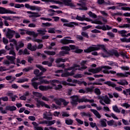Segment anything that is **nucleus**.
Masks as SVG:
<instances>
[{
  "instance_id": "1",
  "label": "nucleus",
  "mask_w": 130,
  "mask_h": 130,
  "mask_svg": "<svg viewBox=\"0 0 130 130\" xmlns=\"http://www.w3.org/2000/svg\"><path fill=\"white\" fill-rule=\"evenodd\" d=\"M87 69V67L82 66L80 68L79 64H74L73 67H69L67 69H64L65 73H62V70H57L55 72L56 74H59L61 73V76L62 77H67L71 76H74L75 75V72L76 71H84Z\"/></svg>"
},
{
  "instance_id": "2",
  "label": "nucleus",
  "mask_w": 130,
  "mask_h": 130,
  "mask_svg": "<svg viewBox=\"0 0 130 130\" xmlns=\"http://www.w3.org/2000/svg\"><path fill=\"white\" fill-rule=\"evenodd\" d=\"M102 49L104 54H102L103 57H107L109 55V52L105 48V46L103 45H98L95 47H89L88 49L84 50V52L89 53L95 50H100Z\"/></svg>"
},
{
  "instance_id": "3",
  "label": "nucleus",
  "mask_w": 130,
  "mask_h": 130,
  "mask_svg": "<svg viewBox=\"0 0 130 130\" xmlns=\"http://www.w3.org/2000/svg\"><path fill=\"white\" fill-rule=\"evenodd\" d=\"M52 83L51 84L52 86L50 85H48V86H44V85H40L39 87V89L41 90V91H47L48 90H50L52 89V87H54V89L55 90H60L62 88V85L59 84L56 86V84L55 83L57 84H59V81L57 80H52Z\"/></svg>"
},
{
  "instance_id": "4",
  "label": "nucleus",
  "mask_w": 130,
  "mask_h": 130,
  "mask_svg": "<svg viewBox=\"0 0 130 130\" xmlns=\"http://www.w3.org/2000/svg\"><path fill=\"white\" fill-rule=\"evenodd\" d=\"M42 2H44L45 3H53V4H56V5H59V6H68L71 7V8H75V5L72 3L71 0H41Z\"/></svg>"
},
{
  "instance_id": "5",
  "label": "nucleus",
  "mask_w": 130,
  "mask_h": 130,
  "mask_svg": "<svg viewBox=\"0 0 130 130\" xmlns=\"http://www.w3.org/2000/svg\"><path fill=\"white\" fill-rule=\"evenodd\" d=\"M78 48V47L73 45H70L69 46H64L62 47L61 49H62L63 51H61V52H59V55L60 56H64L65 54H69L70 50L72 49V50H76Z\"/></svg>"
},
{
  "instance_id": "6",
  "label": "nucleus",
  "mask_w": 130,
  "mask_h": 130,
  "mask_svg": "<svg viewBox=\"0 0 130 130\" xmlns=\"http://www.w3.org/2000/svg\"><path fill=\"white\" fill-rule=\"evenodd\" d=\"M102 71L104 74H111L114 75L116 74V72L113 71H108V70H111L112 68L109 66H103L101 67Z\"/></svg>"
},
{
  "instance_id": "7",
  "label": "nucleus",
  "mask_w": 130,
  "mask_h": 130,
  "mask_svg": "<svg viewBox=\"0 0 130 130\" xmlns=\"http://www.w3.org/2000/svg\"><path fill=\"white\" fill-rule=\"evenodd\" d=\"M43 47V44H40L38 46L35 45V46H32L31 43H29L27 45V48L29 50H31V51H35L36 49H41Z\"/></svg>"
},
{
  "instance_id": "8",
  "label": "nucleus",
  "mask_w": 130,
  "mask_h": 130,
  "mask_svg": "<svg viewBox=\"0 0 130 130\" xmlns=\"http://www.w3.org/2000/svg\"><path fill=\"white\" fill-rule=\"evenodd\" d=\"M110 99H109L107 95L102 97L100 100V103H101V104L102 105H105L104 102L106 103V104H110Z\"/></svg>"
},
{
  "instance_id": "9",
  "label": "nucleus",
  "mask_w": 130,
  "mask_h": 130,
  "mask_svg": "<svg viewBox=\"0 0 130 130\" xmlns=\"http://www.w3.org/2000/svg\"><path fill=\"white\" fill-rule=\"evenodd\" d=\"M56 122V121L55 120L52 121L43 120L39 122V124H47V126H50V125L54 124Z\"/></svg>"
},
{
  "instance_id": "10",
  "label": "nucleus",
  "mask_w": 130,
  "mask_h": 130,
  "mask_svg": "<svg viewBox=\"0 0 130 130\" xmlns=\"http://www.w3.org/2000/svg\"><path fill=\"white\" fill-rule=\"evenodd\" d=\"M15 33H16V31L14 30L8 28L6 32V37H7L8 39H12V38L14 37Z\"/></svg>"
},
{
  "instance_id": "11",
  "label": "nucleus",
  "mask_w": 130,
  "mask_h": 130,
  "mask_svg": "<svg viewBox=\"0 0 130 130\" xmlns=\"http://www.w3.org/2000/svg\"><path fill=\"white\" fill-rule=\"evenodd\" d=\"M67 38H69V39H71V37H70L64 38L60 40V43H61L62 44L67 45V44H69V43H75V42H74L73 40H68V39H67Z\"/></svg>"
},
{
  "instance_id": "12",
  "label": "nucleus",
  "mask_w": 130,
  "mask_h": 130,
  "mask_svg": "<svg viewBox=\"0 0 130 130\" xmlns=\"http://www.w3.org/2000/svg\"><path fill=\"white\" fill-rule=\"evenodd\" d=\"M72 100L71 101V104L74 105H78V102H79V96L77 95H74L71 97Z\"/></svg>"
},
{
  "instance_id": "13",
  "label": "nucleus",
  "mask_w": 130,
  "mask_h": 130,
  "mask_svg": "<svg viewBox=\"0 0 130 130\" xmlns=\"http://www.w3.org/2000/svg\"><path fill=\"white\" fill-rule=\"evenodd\" d=\"M27 13L29 14L28 15L29 18H39V17H41V15L38 13L27 11Z\"/></svg>"
},
{
  "instance_id": "14",
  "label": "nucleus",
  "mask_w": 130,
  "mask_h": 130,
  "mask_svg": "<svg viewBox=\"0 0 130 130\" xmlns=\"http://www.w3.org/2000/svg\"><path fill=\"white\" fill-rule=\"evenodd\" d=\"M37 106L38 107H40V106H42L43 107V106H45V107H46V108H48V109H50V107L49 106V105L45 104L44 102H42V101H40V100H37Z\"/></svg>"
},
{
  "instance_id": "15",
  "label": "nucleus",
  "mask_w": 130,
  "mask_h": 130,
  "mask_svg": "<svg viewBox=\"0 0 130 130\" xmlns=\"http://www.w3.org/2000/svg\"><path fill=\"white\" fill-rule=\"evenodd\" d=\"M52 114L50 112H46L43 114V117L47 120H51L52 119Z\"/></svg>"
},
{
  "instance_id": "16",
  "label": "nucleus",
  "mask_w": 130,
  "mask_h": 130,
  "mask_svg": "<svg viewBox=\"0 0 130 130\" xmlns=\"http://www.w3.org/2000/svg\"><path fill=\"white\" fill-rule=\"evenodd\" d=\"M80 3H81L77 4V6H79L81 7V8H80V10H84L85 11L87 10V7L85 4V3H86V0H80Z\"/></svg>"
},
{
  "instance_id": "17",
  "label": "nucleus",
  "mask_w": 130,
  "mask_h": 130,
  "mask_svg": "<svg viewBox=\"0 0 130 130\" xmlns=\"http://www.w3.org/2000/svg\"><path fill=\"white\" fill-rule=\"evenodd\" d=\"M101 71H102V68L101 67L88 70V72H90V73H92V74H98V73H100Z\"/></svg>"
},
{
  "instance_id": "18",
  "label": "nucleus",
  "mask_w": 130,
  "mask_h": 130,
  "mask_svg": "<svg viewBox=\"0 0 130 130\" xmlns=\"http://www.w3.org/2000/svg\"><path fill=\"white\" fill-rule=\"evenodd\" d=\"M128 75L130 76L129 72H126L125 73H119L116 74V76L118 78H127V77H128Z\"/></svg>"
},
{
  "instance_id": "19",
  "label": "nucleus",
  "mask_w": 130,
  "mask_h": 130,
  "mask_svg": "<svg viewBox=\"0 0 130 130\" xmlns=\"http://www.w3.org/2000/svg\"><path fill=\"white\" fill-rule=\"evenodd\" d=\"M36 67L38 68V69H39L41 71H42V72L39 73V75H38L37 77H40L41 76H42V75H43V73L46 72V70L41 65L37 64L36 65Z\"/></svg>"
},
{
  "instance_id": "20",
  "label": "nucleus",
  "mask_w": 130,
  "mask_h": 130,
  "mask_svg": "<svg viewBox=\"0 0 130 130\" xmlns=\"http://www.w3.org/2000/svg\"><path fill=\"white\" fill-rule=\"evenodd\" d=\"M73 83H74V84H78V85H79V86H81L82 84H83V85L85 86V87H87V82H86L85 81H81L80 80L74 79L73 80Z\"/></svg>"
},
{
  "instance_id": "21",
  "label": "nucleus",
  "mask_w": 130,
  "mask_h": 130,
  "mask_svg": "<svg viewBox=\"0 0 130 130\" xmlns=\"http://www.w3.org/2000/svg\"><path fill=\"white\" fill-rule=\"evenodd\" d=\"M118 85H121V86H127L128 85V82L125 79L120 80L119 82H117Z\"/></svg>"
},
{
  "instance_id": "22",
  "label": "nucleus",
  "mask_w": 130,
  "mask_h": 130,
  "mask_svg": "<svg viewBox=\"0 0 130 130\" xmlns=\"http://www.w3.org/2000/svg\"><path fill=\"white\" fill-rule=\"evenodd\" d=\"M29 9L31 11H38V12H40V11H42V8L39 7L38 6H30Z\"/></svg>"
},
{
  "instance_id": "23",
  "label": "nucleus",
  "mask_w": 130,
  "mask_h": 130,
  "mask_svg": "<svg viewBox=\"0 0 130 130\" xmlns=\"http://www.w3.org/2000/svg\"><path fill=\"white\" fill-rule=\"evenodd\" d=\"M6 58L8 59V60H10L11 63H14L15 62V60L16 59V57L14 56H10V55H7L6 56Z\"/></svg>"
},
{
  "instance_id": "24",
  "label": "nucleus",
  "mask_w": 130,
  "mask_h": 130,
  "mask_svg": "<svg viewBox=\"0 0 130 130\" xmlns=\"http://www.w3.org/2000/svg\"><path fill=\"white\" fill-rule=\"evenodd\" d=\"M80 102H89V103H93L94 102L93 100H88L86 97H83L80 100Z\"/></svg>"
},
{
  "instance_id": "25",
  "label": "nucleus",
  "mask_w": 130,
  "mask_h": 130,
  "mask_svg": "<svg viewBox=\"0 0 130 130\" xmlns=\"http://www.w3.org/2000/svg\"><path fill=\"white\" fill-rule=\"evenodd\" d=\"M90 111H91V112H93V114H94V115H95V116L98 118H101V115H100V113H99V112L97 111V110L94 109H90Z\"/></svg>"
},
{
  "instance_id": "26",
  "label": "nucleus",
  "mask_w": 130,
  "mask_h": 130,
  "mask_svg": "<svg viewBox=\"0 0 130 130\" xmlns=\"http://www.w3.org/2000/svg\"><path fill=\"white\" fill-rule=\"evenodd\" d=\"M78 23L75 22H71L68 24H63V26H66V27H74V26H77Z\"/></svg>"
},
{
  "instance_id": "27",
  "label": "nucleus",
  "mask_w": 130,
  "mask_h": 130,
  "mask_svg": "<svg viewBox=\"0 0 130 130\" xmlns=\"http://www.w3.org/2000/svg\"><path fill=\"white\" fill-rule=\"evenodd\" d=\"M118 34H120L122 37H126L127 31L125 30H121L118 31Z\"/></svg>"
},
{
  "instance_id": "28",
  "label": "nucleus",
  "mask_w": 130,
  "mask_h": 130,
  "mask_svg": "<svg viewBox=\"0 0 130 130\" xmlns=\"http://www.w3.org/2000/svg\"><path fill=\"white\" fill-rule=\"evenodd\" d=\"M17 109L15 106H7L6 107V110H9V111H14Z\"/></svg>"
},
{
  "instance_id": "29",
  "label": "nucleus",
  "mask_w": 130,
  "mask_h": 130,
  "mask_svg": "<svg viewBox=\"0 0 130 130\" xmlns=\"http://www.w3.org/2000/svg\"><path fill=\"white\" fill-rule=\"evenodd\" d=\"M22 47H24V43H22V42H18V45H16V49L18 51Z\"/></svg>"
},
{
  "instance_id": "30",
  "label": "nucleus",
  "mask_w": 130,
  "mask_h": 130,
  "mask_svg": "<svg viewBox=\"0 0 130 130\" xmlns=\"http://www.w3.org/2000/svg\"><path fill=\"white\" fill-rule=\"evenodd\" d=\"M80 115L82 117L85 116L86 117H91V114H90L89 112L86 113L85 112H82L80 113Z\"/></svg>"
},
{
  "instance_id": "31",
  "label": "nucleus",
  "mask_w": 130,
  "mask_h": 130,
  "mask_svg": "<svg viewBox=\"0 0 130 130\" xmlns=\"http://www.w3.org/2000/svg\"><path fill=\"white\" fill-rule=\"evenodd\" d=\"M62 99H58L57 98H54V101L55 102L56 104L57 105H61V103H62Z\"/></svg>"
},
{
  "instance_id": "32",
  "label": "nucleus",
  "mask_w": 130,
  "mask_h": 130,
  "mask_svg": "<svg viewBox=\"0 0 130 130\" xmlns=\"http://www.w3.org/2000/svg\"><path fill=\"white\" fill-rule=\"evenodd\" d=\"M65 122L68 125H72L74 122V120L72 119L68 118L65 120Z\"/></svg>"
},
{
  "instance_id": "33",
  "label": "nucleus",
  "mask_w": 130,
  "mask_h": 130,
  "mask_svg": "<svg viewBox=\"0 0 130 130\" xmlns=\"http://www.w3.org/2000/svg\"><path fill=\"white\" fill-rule=\"evenodd\" d=\"M112 109L114 112H116L117 113H120V110L118 109L117 106H113Z\"/></svg>"
},
{
  "instance_id": "34",
  "label": "nucleus",
  "mask_w": 130,
  "mask_h": 130,
  "mask_svg": "<svg viewBox=\"0 0 130 130\" xmlns=\"http://www.w3.org/2000/svg\"><path fill=\"white\" fill-rule=\"evenodd\" d=\"M6 79L7 81H12V82H14L15 80H16V78L12 76H7L6 77Z\"/></svg>"
},
{
  "instance_id": "35",
  "label": "nucleus",
  "mask_w": 130,
  "mask_h": 130,
  "mask_svg": "<svg viewBox=\"0 0 130 130\" xmlns=\"http://www.w3.org/2000/svg\"><path fill=\"white\" fill-rule=\"evenodd\" d=\"M51 82V81H48L46 79H43L40 81V82H39V85H41L42 84H50Z\"/></svg>"
},
{
  "instance_id": "36",
  "label": "nucleus",
  "mask_w": 130,
  "mask_h": 130,
  "mask_svg": "<svg viewBox=\"0 0 130 130\" xmlns=\"http://www.w3.org/2000/svg\"><path fill=\"white\" fill-rule=\"evenodd\" d=\"M104 84H105V85H108V86H110L111 87H113V88H114V87L116 86L115 84L113 83L111 81L105 82Z\"/></svg>"
},
{
  "instance_id": "37",
  "label": "nucleus",
  "mask_w": 130,
  "mask_h": 130,
  "mask_svg": "<svg viewBox=\"0 0 130 130\" xmlns=\"http://www.w3.org/2000/svg\"><path fill=\"white\" fill-rule=\"evenodd\" d=\"M44 52L48 55H55V52L54 51H44Z\"/></svg>"
},
{
  "instance_id": "38",
  "label": "nucleus",
  "mask_w": 130,
  "mask_h": 130,
  "mask_svg": "<svg viewBox=\"0 0 130 130\" xmlns=\"http://www.w3.org/2000/svg\"><path fill=\"white\" fill-rule=\"evenodd\" d=\"M67 59H62L61 58H58L56 59L55 62L58 63L59 62H66Z\"/></svg>"
},
{
  "instance_id": "39",
  "label": "nucleus",
  "mask_w": 130,
  "mask_h": 130,
  "mask_svg": "<svg viewBox=\"0 0 130 130\" xmlns=\"http://www.w3.org/2000/svg\"><path fill=\"white\" fill-rule=\"evenodd\" d=\"M37 32H38L39 34H41V35H44L47 31L45 29H38Z\"/></svg>"
},
{
  "instance_id": "40",
  "label": "nucleus",
  "mask_w": 130,
  "mask_h": 130,
  "mask_svg": "<svg viewBox=\"0 0 130 130\" xmlns=\"http://www.w3.org/2000/svg\"><path fill=\"white\" fill-rule=\"evenodd\" d=\"M31 85L32 86H33L34 88L36 89V90H37V89H38V85H39V83L32 81L31 83Z\"/></svg>"
},
{
  "instance_id": "41",
  "label": "nucleus",
  "mask_w": 130,
  "mask_h": 130,
  "mask_svg": "<svg viewBox=\"0 0 130 130\" xmlns=\"http://www.w3.org/2000/svg\"><path fill=\"white\" fill-rule=\"evenodd\" d=\"M130 25L129 24H124L121 25H119V28H121L122 29H123L124 28H129Z\"/></svg>"
},
{
  "instance_id": "42",
  "label": "nucleus",
  "mask_w": 130,
  "mask_h": 130,
  "mask_svg": "<svg viewBox=\"0 0 130 130\" xmlns=\"http://www.w3.org/2000/svg\"><path fill=\"white\" fill-rule=\"evenodd\" d=\"M27 34L28 35H32L34 37H37L38 36V34L36 33L34 31H27Z\"/></svg>"
},
{
  "instance_id": "43",
  "label": "nucleus",
  "mask_w": 130,
  "mask_h": 130,
  "mask_svg": "<svg viewBox=\"0 0 130 130\" xmlns=\"http://www.w3.org/2000/svg\"><path fill=\"white\" fill-rule=\"evenodd\" d=\"M14 45H15L13 43H10V46L11 47L10 48L8 46H5V49L7 50H10V49H14Z\"/></svg>"
},
{
  "instance_id": "44",
  "label": "nucleus",
  "mask_w": 130,
  "mask_h": 130,
  "mask_svg": "<svg viewBox=\"0 0 130 130\" xmlns=\"http://www.w3.org/2000/svg\"><path fill=\"white\" fill-rule=\"evenodd\" d=\"M32 94L35 96H36V97L40 98V97L42 96V94H41V93H40V92H38L33 91Z\"/></svg>"
},
{
  "instance_id": "45",
  "label": "nucleus",
  "mask_w": 130,
  "mask_h": 130,
  "mask_svg": "<svg viewBox=\"0 0 130 130\" xmlns=\"http://www.w3.org/2000/svg\"><path fill=\"white\" fill-rule=\"evenodd\" d=\"M88 15L91 18H93V19H96L97 18V15L95 14L92 13V12L90 11L88 12Z\"/></svg>"
},
{
  "instance_id": "46",
  "label": "nucleus",
  "mask_w": 130,
  "mask_h": 130,
  "mask_svg": "<svg viewBox=\"0 0 130 130\" xmlns=\"http://www.w3.org/2000/svg\"><path fill=\"white\" fill-rule=\"evenodd\" d=\"M8 110H7V107H6L5 110H4V108L2 107L0 110L1 113H2V114H7L8 113Z\"/></svg>"
},
{
  "instance_id": "47",
  "label": "nucleus",
  "mask_w": 130,
  "mask_h": 130,
  "mask_svg": "<svg viewBox=\"0 0 130 130\" xmlns=\"http://www.w3.org/2000/svg\"><path fill=\"white\" fill-rule=\"evenodd\" d=\"M121 106H122V107H125V108L127 109L130 107V105L127 103H125L121 104Z\"/></svg>"
},
{
  "instance_id": "48",
  "label": "nucleus",
  "mask_w": 130,
  "mask_h": 130,
  "mask_svg": "<svg viewBox=\"0 0 130 130\" xmlns=\"http://www.w3.org/2000/svg\"><path fill=\"white\" fill-rule=\"evenodd\" d=\"M61 114L63 117H69L70 116V114H69L68 112H62Z\"/></svg>"
},
{
  "instance_id": "49",
  "label": "nucleus",
  "mask_w": 130,
  "mask_h": 130,
  "mask_svg": "<svg viewBox=\"0 0 130 130\" xmlns=\"http://www.w3.org/2000/svg\"><path fill=\"white\" fill-rule=\"evenodd\" d=\"M48 32L51 34H54V33H55V29L54 28H50L48 30Z\"/></svg>"
},
{
  "instance_id": "50",
  "label": "nucleus",
  "mask_w": 130,
  "mask_h": 130,
  "mask_svg": "<svg viewBox=\"0 0 130 130\" xmlns=\"http://www.w3.org/2000/svg\"><path fill=\"white\" fill-rule=\"evenodd\" d=\"M123 94H124V95H130V88L129 89H126L124 90L123 91Z\"/></svg>"
},
{
  "instance_id": "51",
  "label": "nucleus",
  "mask_w": 130,
  "mask_h": 130,
  "mask_svg": "<svg viewBox=\"0 0 130 130\" xmlns=\"http://www.w3.org/2000/svg\"><path fill=\"white\" fill-rule=\"evenodd\" d=\"M2 18H3V19H4V20H5V21H12V18H11V17L10 16H2Z\"/></svg>"
},
{
  "instance_id": "52",
  "label": "nucleus",
  "mask_w": 130,
  "mask_h": 130,
  "mask_svg": "<svg viewBox=\"0 0 130 130\" xmlns=\"http://www.w3.org/2000/svg\"><path fill=\"white\" fill-rule=\"evenodd\" d=\"M122 121L123 124H124V125H129V122H128L127 120L122 119Z\"/></svg>"
},
{
  "instance_id": "53",
  "label": "nucleus",
  "mask_w": 130,
  "mask_h": 130,
  "mask_svg": "<svg viewBox=\"0 0 130 130\" xmlns=\"http://www.w3.org/2000/svg\"><path fill=\"white\" fill-rule=\"evenodd\" d=\"M42 64L47 65L48 67H51V66H52V63L49 62L47 61H45L42 62Z\"/></svg>"
},
{
  "instance_id": "54",
  "label": "nucleus",
  "mask_w": 130,
  "mask_h": 130,
  "mask_svg": "<svg viewBox=\"0 0 130 130\" xmlns=\"http://www.w3.org/2000/svg\"><path fill=\"white\" fill-rule=\"evenodd\" d=\"M14 8L16 9H20V8H24V5L23 4H15L14 5Z\"/></svg>"
},
{
  "instance_id": "55",
  "label": "nucleus",
  "mask_w": 130,
  "mask_h": 130,
  "mask_svg": "<svg viewBox=\"0 0 130 130\" xmlns=\"http://www.w3.org/2000/svg\"><path fill=\"white\" fill-rule=\"evenodd\" d=\"M31 70H33V67H29L27 68H24L23 69L22 71L23 72H29V71H31Z\"/></svg>"
},
{
  "instance_id": "56",
  "label": "nucleus",
  "mask_w": 130,
  "mask_h": 130,
  "mask_svg": "<svg viewBox=\"0 0 130 130\" xmlns=\"http://www.w3.org/2000/svg\"><path fill=\"white\" fill-rule=\"evenodd\" d=\"M61 101H62V103H63L64 106H67V105L70 103V102H67L66 100H64L63 99H62Z\"/></svg>"
},
{
  "instance_id": "57",
  "label": "nucleus",
  "mask_w": 130,
  "mask_h": 130,
  "mask_svg": "<svg viewBox=\"0 0 130 130\" xmlns=\"http://www.w3.org/2000/svg\"><path fill=\"white\" fill-rule=\"evenodd\" d=\"M106 120H101V124L102 125V126H106L107 124H106Z\"/></svg>"
},
{
  "instance_id": "58",
  "label": "nucleus",
  "mask_w": 130,
  "mask_h": 130,
  "mask_svg": "<svg viewBox=\"0 0 130 130\" xmlns=\"http://www.w3.org/2000/svg\"><path fill=\"white\" fill-rule=\"evenodd\" d=\"M17 61L19 63H21L22 64H25V63H26V61L25 60H22L21 61V60H20V59H17Z\"/></svg>"
},
{
  "instance_id": "59",
  "label": "nucleus",
  "mask_w": 130,
  "mask_h": 130,
  "mask_svg": "<svg viewBox=\"0 0 130 130\" xmlns=\"http://www.w3.org/2000/svg\"><path fill=\"white\" fill-rule=\"evenodd\" d=\"M82 77L83 75L82 74H76L73 76V77L75 78V79H79L80 78H82Z\"/></svg>"
},
{
  "instance_id": "60",
  "label": "nucleus",
  "mask_w": 130,
  "mask_h": 130,
  "mask_svg": "<svg viewBox=\"0 0 130 130\" xmlns=\"http://www.w3.org/2000/svg\"><path fill=\"white\" fill-rule=\"evenodd\" d=\"M19 32H20V34H21V35H24V34L26 33V30H25V29H19Z\"/></svg>"
},
{
  "instance_id": "61",
  "label": "nucleus",
  "mask_w": 130,
  "mask_h": 130,
  "mask_svg": "<svg viewBox=\"0 0 130 130\" xmlns=\"http://www.w3.org/2000/svg\"><path fill=\"white\" fill-rule=\"evenodd\" d=\"M75 53H81V52H83V50L79 49L77 47V48L75 50Z\"/></svg>"
},
{
  "instance_id": "62",
  "label": "nucleus",
  "mask_w": 130,
  "mask_h": 130,
  "mask_svg": "<svg viewBox=\"0 0 130 130\" xmlns=\"http://www.w3.org/2000/svg\"><path fill=\"white\" fill-rule=\"evenodd\" d=\"M9 54L13 55V56L16 57V52H15V51L14 50H10L9 51Z\"/></svg>"
},
{
  "instance_id": "63",
  "label": "nucleus",
  "mask_w": 130,
  "mask_h": 130,
  "mask_svg": "<svg viewBox=\"0 0 130 130\" xmlns=\"http://www.w3.org/2000/svg\"><path fill=\"white\" fill-rule=\"evenodd\" d=\"M9 42H11V43L13 44L16 46H17V41L15 39H11L9 41Z\"/></svg>"
},
{
  "instance_id": "64",
  "label": "nucleus",
  "mask_w": 130,
  "mask_h": 130,
  "mask_svg": "<svg viewBox=\"0 0 130 130\" xmlns=\"http://www.w3.org/2000/svg\"><path fill=\"white\" fill-rule=\"evenodd\" d=\"M121 10L122 11H130V8L129 7H121Z\"/></svg>"
}]
</instances>
